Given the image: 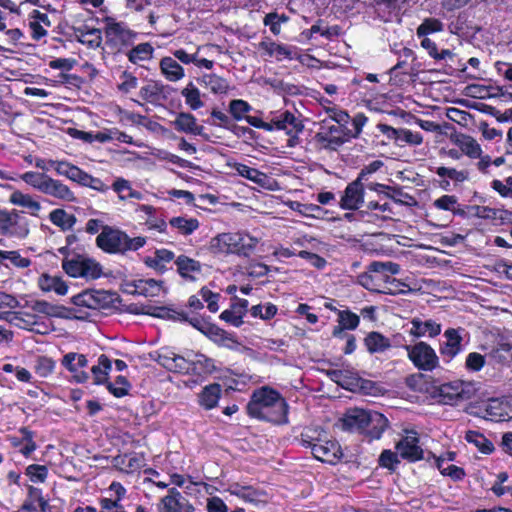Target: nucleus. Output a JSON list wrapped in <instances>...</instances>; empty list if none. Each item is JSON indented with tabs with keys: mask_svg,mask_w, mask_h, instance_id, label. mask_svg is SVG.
I'll return each instance as SVG.
<instances>
[{
	"mask_svg": "<svg viewBox=\"0 0 512 512\" xmlns=\"http://www.w3.org/2000/svg\"><path fill=\"white\" fill-rule=\"evenodd\" d=\"M248 414L259 420L276 424L288 422V404L276 390L262 387L253 392L247 405Z\"/></svg>",
	"mask_w": 512,
	"mask_h": 512,
	"instance_id": "1",
	"label": "nucleus"
},
{
	"mask_svg": "<svg viewBox=\"0 0 512 512\" xmlns=\"http://www.w3.org/2000/svg\"><path fill=\"white\" fill-rule=\"evenodd\" d=\"M156 361L169 371L197 376L211 374L215 369L213 360L203 354H194V358H191L190 354L182 356L170 348H161Z\"/></svg>",
	"mask_w": 512,
	"mask_h": 512,
	"instance_id": "2",
	"label": "nucleus"
},
{
	"mask_svg": "<svg viewBox=\"0 0 512 512\" xmlns=\"http://www.w3.org/2000/svg\"><path fill=\"white\" fill-rule=\"evenodd\" d=\"M343 428L368 435L371 439H379L388 426L387 418L378 412L364 409H349L343 419Z\"/></svg>",
	"mask_w": 512,
	"mask_h": 512,
	"instance_id": "3",
	"label": "nucleus"
},
{
	"mask_svg": "<svg viewBox=\"0 0 512 512\" xmlns=\"http://www.w3.org/2000/svg\"><path fill=\"white\" fill-rule=\"evenodd\" d=\"M301 444L310 448L314 457L322 462L334 464L342 456L339 444L327 438L321 428H306L300 436Z\"/></svg>",
	"mask_w": 512,
	"mask_h": 512,
	"instance_id": "4",
	"label": "nucleus"
},
{
	"mask_svg": "<svg viewBox=\"0 0 512 512\" xmlns=\"http://www.w3.org/2000/svg\"><path fill=\"white\" fill-rule=\"evenodd\" d=\"M351 138L352 131L346 126L324 120L320 130L314 136V142L320 149L336 151Z\"/></svg>",
	"mask_w": 512,
	"mask_h": 512,
	"instance_id": "5",
	"label": "nucleus"
},
{
	"mask_svg": "<svg viewBox=\"0 0 512 512\" xmlns=\"http://www.w3.org/2000/svg\"><path fill=\"white\" fill-rule=\"evenodd\" d=\"M30 233V221L23 211L0 209V235L25 239Z\"/></svg>",
	"mask_w": 512,
	"mask_h": 512,
	"instance_id": "6",
	"label": "nucleus"
},
{
	"mask_svg": "<svg viewBox=\"0 0 512 512\" xmlns=\"http://www.w3.org/2000/svg\"><path fill=\"white\" fill-rule=\"evenodd\" d=\"M104 23L106 44L112 50L119 52L135 42L137 33L131 30L126 23L112 17H106Z\"/></svg>",
	"mask_w": 512,
	"mask_h": 512,
	"instance_id": "7",
	"label": "nucleus"
},
{
	"mask_svg": "<svg viewBox=\"0 0 512 512\" xmlns=\"http://www.w3.org/2000/svg\"><path fill=\"white\" fill-rule=\"evenodd\" d=\"M408 359L420 371L431 372L439 367V357L434 348L426 342L419 341L405 345Z\"/></svg>",
	"mask_w": 512,
	"mask_h": 512,
	"instance_id": "8",
	"label": "nucleus"
},
{
	"mask_svg": "<svg viewBox=\"0 0 512 512\" xmlns=\"http://www.w3.org/2000/svg\"><path fill=\"white\" fill-rule=\"evenodd\" d=\"M476 414L495 422L512 420V398H491L483 401Z\"/></svg>",
	"mask_w": 512,
	"mask_h": 512,
	"instance_id": "9",
	"label": "nucleus"
},
{
	"mask_svg": "<svg viewBox=\"0 0 512 512\" xmlns=\"http://www.w3.org/2000/svg\"><path fill=\"white\" fill-rule=\"evenodd\" d=\"M62 268L69 276L74 278L98 279L102 275L100 263L84 256L63 260Z\"/></svg>",
	"mask_w": 512,
	"mask_h": 512,
	"instance_id": "10",
	"label": "nucleus"
},
{
	"mask_svg": "<svg viewBox=\"0 0 512 512\" xmlns=\"http://www.w3.org/2000/svg\"><path fill=\"white\" fill-rule=\"evenodd\" d=\"M126 233L112 226H105L96 237V245L108 254H124Z\"/></svg>",
	"mask_w": 512,
	"mask_h": 512,
	"instance_id": "11",
	"label": "nucleus"
},
{
	"mask_svg": "<svg viewBox=\"0 0 512 512\" xmlns=\"http://www.w3.org/2000/svg\"><path fill=\"white\" fill-rule=\"evenodd\" d=\"M440 392L446 404L457 405L462 401L471 399L476 392V388L472 382L458 380L443 384Z\"/></svg>",
	"mask_w": 512,
	"mask_h": 512,
	"instance_id": "12",
	"label": "nucleus"
},
{
	"mask_svg": "<svg viewBox=\"0 0 512 512\" xmlns=\"http://www.w3.org/2000/svg\"><path fill=\"white\" fill-rule=\"evenodd\" d=\"M463 328H448L444 331V340L439 345V352L445 362L452 361L464 350Z\"/></svg>",
	"mask_w": 512,
	"mask_h": 512,
	"instance_id": "13",
	"label": "nucleus"
},
{
	"mask_svg": "<svg viewBox=\"0 0 512 512\" xmlns=\"http://www.w3.org/2000/svg\"><path fill=\"white\" fill-rule=\"evenodd\" d=\"M270 125L273 130H284L290 136L289 146L295 145L297 135L302 132L304 125L302 121L289 111H284L275 114L271 120Z\"/></svg>",
	"mask_w": 512,
	"mask_h": 512,
	"instance_id": "14",
	"label": "nucleus"
},
{
	"mask_svg": "<svg viewBox=\"0 0 512 512\" xmlns=\"http://www.w3.org/2000/svg\"><path fill=\"white\" fill-rule=\"evenodd\" d=\"M193 504L176 488H170L158 503V512H194Z\"/></svg>",
	"mask_w": 512,
	"mask_h": 512,
	"instance_id": "15",
	"label": "nucleus"
},
{
	"mask_svg": "<svg viewBox=\"0 0 512 512\" xmlns=\"http://www.w3.org/2000/svg\"><path fill=\"white\" fill-rule=\"evenodd\" d=\"M378 130L387 136V138L394 140L398 146L404 144L410 146H418L423 142V136L419 132H414L407 128L396 129L387 124H378Z\"/></svg>",
	"mask_w": 512,
	"mask_h": 512,
	"instance_id": "16",
	"label": "nucleus"
},
{
	"mask_svg": "<svg viewBox=\"0 0 512 512\" xmlns=\"http://www.w3.org/2000/svg\"><path fill=\"white\" fill-rule=\"evenodd\" d=\"M61 364L71 373L77 383H84L89 379V373L83 368L88 366V359L84 354L69 352L61 360Z\"/></svg>",
	"mask_w": 512,
	"mask_h": 512,
	"instance_id": "17",
	"label": "nucleus"
},
{
	"mask_svg": "<svg viewBox=\"0 0 512 512\" xmlns=\"http://www.w3.org/2000/svg\"><path fill=\"white\" fill-rule=\"evenodd\" d=\"M396 451L409 462L421 460L424 453L415 431H406V436L396 444Z\"/></svg>",
	"mask_w": 512,
	"mask_h": 512,
	"instance_id": "18",
	"label": "nucleus"
},
{
	"mask_svg": "<svg viewBox=\"0 0 512 512\" xmlns=\"http://www.w3.org/2000/svg\"><path fill=\"white\" fill-rule=\"evenodd\" d=\"M363 203L364 183L355 179L346 186L339 205L344 210H357Z\"/></svg>",
	"mask_w": 512,
	"mask_h": 512,
	"instance_id": "19",
	"label": "nucleus"
},
{
	"mask_svg": "<svg viewBox=\"0 0 512 512\" xmlns=\"http://www.w3.org/2000/svg\"><path fill=\"white\" fill-rule=\"evenodd\" d=\"M112 463L119 471L133 474L146 465V460L142 453H129L114 457Z\"/></svg>",
	"mask_w": 512,
	"mask_h": 512,
	"instance_id": "20",
	"label": "nucleus"
},
{
	"mask_svg": "<svg viewBox=\"0 0 512 512\" xmlns=\"http://www.w3.org/2000/svg\"><path fill=\"white\" fill-rule=\"evenodd\" d=\"M168 87L159 81L149 80L140 88L139 96L146 102L159 105L168 98Z\"/></svg>",
	"mask_w": 512,
	"mask_h": 512,
	"instance_id": "21",
	"label": "nucleus"
},
{
	"mask_svg": "<svg viewBox=\"0 0 512 512\" xmlns=\"http://www.w3.org/2000/svg\"><path fill=\"white\" fill-rule=\"evenodd\" d=\"M408 333L415 338H434L441 333V324L432 319L422 320L420 318H413L410 322Z\"/></svg>",
	"mask_w": 512,
	"mask_h": 512,
	"instance_id": "22",
	"label": "nucleus"
},
{
	"mask_svg": "<svg viewBox=\"0 0 512 512\" xmlns=\"http://www.w3.org/2000/svg\"><path fill=\"white\" fill-rule=\"evenodd\" d=\"M43 194L56 198L63 202H75L76 196L74 192L60 180L49 177L42 191Z\"/></svg>",
	"mask_w": 512,
	"mask_h": 512,
	"instance_id": "23",
	"label": "nucleus"
},
{
	"mask_svg": "<svg viewBox=\"0 0 512 512\" xmlns=\"http://www.w3.org/2000/svg\"><path fill=\"white\" fill-rule=\"evenodd\" d=\"M175 265L179 275L189 281H196L202 274V264L188 256L180 255L175 260Z\"/></svg>",
	"mask_w": 512,
	"mask_h": 512,
	"instance_id": "24",
	"label": "nucleus"
},
{
	"mask_svg": "<svg viewBox=\"0 0 512 512\" xmlns=\"http://www.w3.org/2000/svg\"><path fill=\"white\" fill-rule=\"evenodd\" d=\"M406 0H372L371 7L374 9L378 18L384 22L391 21Z\"/></svg>",
	"mask_w": 512,
	"mask_h": 512,
	"instance_id": "25",
	"label": "nucleus"
},
{
	"mask_svg": "<svg viewBox=\"0 0 512 512\" xmlns=\"http://www.w3.org/2000/svg\"><path fill=\"white\" fill-rule=\"evenodd\" d=\"M232 169L241 177H244L262 188H270V177L264 172L252 168L242 163H233L230 165Z\"/></svg>",
	"mask_w": 512,
	"mask_h": 512,
	"instance_id": "26",
	"label": "nucleus"
},
{
	"mask_svg": "<svg viewBox=\"0 0 512 512\" xmlns=\"http://www.w3.org/2000/svg\"><path fill=\"white\" fill-rule=\"evenodd\" d=\"M234 232H225L211 238L209 250L215 255L234 254Z\"/></svg>",
	"mask_w": 512,
	"mask_h": 512,
	"instance_id": "27",
	"label": "nucleus"
},
{
	"mask_svg": "<svg viewBox=\"0 0 512 512\" xmlns=\"http://www.w3.org/2000/svg\"><path fill=\"white\" fill-rule=\"evenodd\" d=\"M9 202L15 206L22 207L27 213L34 217H39L42 206L32 195L25 194L19 190L14 191L9 196Z\"/></svg>",
	"mask_w": 512,
	"mask_h": 512,
	"instance_id": "28",
	"label": "nucleus"
},
{
	"mask_svg": "<svg viewBox=\"0 0 512 512\" xmlns=\"http://www.w3.org/2000/svg\"><path fill=\"white\" fill-rule=\"evenodd\" d=\"M198 82L215 95L226 94L230 89L228 80L214 73H204L198 78Z\"/></svg>",
	"mask_w": 512,
	"mask_h": 512,
	"instance_id": "29",
	"label": "nucleus"
},
{
	"mask_svg": "<svg viewBox=\"0 0 512 512\" xmlns=\"http://www.w3.org/2000/svg\"><path fill=\"white\" fill-rule=\"evenodd\" d=\"M38 286L43 292H55L60 296L68 293V285L57 275L42 274L38 278Z\"/></svg>",
	"mask_w": 512,
	"mask_h": 512,
	"instance_id": "30",
	"label": "nucleus"
},
{
	"mask_svg": "<svg viewBox=\"0 0 512 512\" xmlns=\"http://www.w3.org/2000/svg\"><path fill=\"white\" fill-rule=\"evenodd\" d=\"M248 308V301L246 299H238L231 305L230 309L224 310L220 318L235 327L243 324V318Z\"/></svg>",
	"mask_w": 512,
	"mask_h": 512,
	"instance_id": "31",
	"label": "nucleus"
},
{
	"mask_svg": "<svg viewBox=\"0 0 512 512\" xmlns=\"http://www.w3.org/2000/svg\"><path fill=\"white\" fill-rule=\"evenodd\" d=\"M228 491L231 495L248 503L258 504L265 501V494L251 486H242L238 483H234L229 486Z\"/></svg>",
	"mask_w": 512,
	"mask_h": 512,
	"instance_id": "32",
	"label": "nucleus"
},
{
	"mask_svg": "<svg viewBox=\"0 0 512 512\" xmlns=\"http://www.w3.org/2000/svg\"><path fill=\"white\" fill-rule=\"evenodd\" d=\"M234 254L238 256H250L257 244L258 239L244 232H234Z\"/></svg>",
	"mask_w": 512,
	"mask_h": 512,
	"instance_id": "33",
	"label": "nucleus"
},
{
	"mask_svg": "<svg viewBox=\"0 0 512 512\" xmlns=\"http://www.w3.org/2000/svg\"><path fill=\"white\" fill-rule=\"evenodd\" d=\"M74 37L78 42L93 49L99 47L102 42L101 31L88 26L74 28Z\"/></svg>",
	"mask_w": 512,
	"mask_h": 512,
	"instance_id": "34",
	"label": "nucleus"
},
{
	"mask_svg": "<svg viewBox=\"0 0 512 512\" xmlns=\"http://www.w3.org/2000/svg\"><path fill=\"white\" fill-rule=\"evenodd\" d=\"M134 290L131 293H136L145 297H157L162 292H165L162 281L155 279H139L133 283Z\"/></svg>",
	"mask_w": 512,
	"mask_h": 512,
	"instance_id": "35",
	"label": "nucleus"
},
{
	"mask_svg": "<svg viewBox=\"0 0 512 512\" xmlns=\"http://www.w3.org/2000/svg\"><path fill=\"white\" fill-rule=\"evenodd\" d=\"M160 70L163 76L170 82L180 81L185 77L184 68L172 57H163L160 60Z\"/></svg>",
	"mask_w": 512,
	"mask_h": 512,
	"instance_id": "36",
	"label": "nucleus"
},
{
	"mask_svg": "<svg viewBox=\"0 0 512 512\" xmlns=\"http://www.w3.org/2000/svg\"><path fill=\"white\" fill-rule=\"evenodd\" d=\"M173 125L178 131L193 135H200L203 130V127L197 124L195 116L187 112L179 113L174 120Z\"/></svg>",
	"mask_w": 512,
	"mask_h": 512,
	"instance_id": "37",
	"label": "nucleus"
},
{
	"mask_svg": "<svg viewBox=\"0 0 512 512\" xmlns=\"http://www.w3.org/2000/svg\"><path fill=\"white\" fill-rule=\"evenodd\" d=\"M221 397V386L218 383L207 385L199 394V404L206 410L215 408Z\"/></svg>",
	"mask_w": 512,
	"mask_h": 512,
	"instance_id": "38",
	"label": "nucleus"
},
{
	"mask_svg": "<svg viewBox=\"0 0 512 512\" xmlns=\"http://www.w3.org/2000/svg\"><path fill=\"white\" fill-rule=\"evenodd\" d=\"M49 164L56 173L60 176H65L71 181L79 183L81 176L83 174V170L79 167L67 162V161H59V160H50Z\"/></svg>",
	"mask_w": 512,
	"mask_h": 512,
	"instance_id": "39",
	"label": "nucleus"
},
{
	"mask_svg": "<svg viewBox=\"0 0 512 512\" xmlns=\"http://www.w3.org/2000/svg\"><path fill=\"white\" fill-rule=\"evenodd\" d=\"M174 259V253L168 249H158L154 252L153 256L145 258V264L157 271L163 272L166 270V265Z\"/></svg>",
	"mask_w": 512,
	"mask_h": 512,
	"instance_id": "40",
	"label": "nucleus"
},
{
	"mask_svg": "<svg viewBox=\"0 0 512 512\" xmlns=\"http://www.w3.org/2000/svg\"><path fill=\"white\" fill-rule=\"evenodd\" d=\"M369 353H381L391 347L390 340L379 332H370L364 339Z\"/></svg>",
	"mask_w": 512,
	"mask_h": 512,
	"instance_id": "41",
	"label": "nucleus"
},
{
	"mask_svg": "<svg viewBox=\"0 0 512 512\" xmlns=\"http://www.w3.org/2000/svg\"><path fill=\"white\" fill-rule=\"evenodd\" d=\"M456 144L462 154L471 159H477L482 155L480 144L471 136L461 135L457 138Z\"/></svg>",
	"mask_w": 512,
	"mask_h": 512,
	"instance_id": "42",
	"label": "nucleus"
},
{
	"mask_svg": "<svg viewBox=\"0 0 512 512\" xmlns=\"http://www.w3.org/2000/svg\"><path fill=\"white\" fill-rule=\"evenodd\" d=\"M49 220L52 224L61 228V230L63 231L72 229L77 221L76 217L73 214H69L64 209L61 208L52 210L49 213Z\"/></svg>",
	"mask_w": 512,
	"mask_h": 512,
	"instance_id": "43",
	"label": "nucleus"
},
{
	"mask_svg": "<svg viewBox=\"0 0 512 512\" xmlns=\"http://www.w3.org/2000/svg\"><path fill=\"white\" fill-rule=\"evenodd\" d=\"M169 224L184 236L191 235L200 226L198 219L185 216L173 217L170 219Z\"/></svg>",
	"mask_w": 512,
	"mask_h": 512,
	"instance_id": "44",
	"label": "nucleus"
},
{
	"mask_svg": "<svg viewBox=\"0 0 512 512\" xmlns=\"http://www.w3.org/2000/svg\"><path fill=\"white\" fill-rule=\"evenodd\" d=\"M181 95L185 99V103L192 110H198L204 106L201 99V92L193 82H188L187 85L181 90Z\"/></svg>",
	"mask_w": 512,
	"mask_h": 512,
	"instance_id": "45",
	"label": "nucleus"
},
{
	"mask_svg": "<svg viewBox=\"0 0 512 512\" xmlns=\"http://www.w3.org/2000/svg\"><path fill=\"white\" fill-rule=\"evenodd\" d=\"M261 50H263L270 57H275L278 61L283 59H292V52L289 48L282 44H277L273 41H262L259 44Z\"/></svg>",
	"mask_w": 512,
	"mask_h": 512,
	"instance_id": "46",
	"label": "nucleus"
},
{
	"mask_svg": "<svg viewBox=\"0 0 512 512\" xmlns=\"http://www.w3.org/2000/svg\"><path fill=\"white\" fill-rule=\"evenodd\" d=\"M111 368L112 363L110 359L104 354L100 355L98 358V364L91 368V372L94 377V383L97 385L106 383Z\"/></svg>",
	"mask_w": 512,
	"mask_h": 512,
	"instance_id": "47",
	"label": "nucleus"
},
{
	"mask_svg": "<svg viewBox=\"0 0 512 512\" xmlns=\"http://www.w3.org/2000/svg\"><path fill=\"white\" fill-rule=\"evenodd\" d=\"M142 313L158 318L187 320V317L183 312H177L167 307L145 306L142 308Z\"/></svg>",
	"mask_w": 512,
	"mask_h": 512,
	"instance_id": "48",
	"label": "nucleus"
},
{
	"mask_svg": "<svg viewBox=\"0 0 512 512\" xmlns=\"http://www.w3.org/2000/svg\"><path fill=\"white\" fill-rule=\"evenodd\" d=\"M6 261H9L13 266L17 268H27L31 265V260L29 258L22 257L16 250H0V265L8 267Z\"/></svg>",
	"mask_w": 512,
	"mask_h": 512,
	"instance_id": "49",
	"label": "nucleus"
},
{
	"mask_svg": "<svg viewBox=\"0 0 512 512\" xmlns=\"http://www.w3.org/2000/svg\"><path fill=\"white\" fill-rule=\"evenodd\" d=\"M49 175L46 173H39L34 171H27L20 175V179L24 181L26 184L30 185L37 191L41 192L43 191L47 180L49 179Z\"/></svg>",
	"mask_w": 512,
	"mask_h": 512,
	"instance_id": "50",
	"label": "nucleus"
},
{
	"mask_svg": "<svg viewBox=\"0 0 512 512\" xmlns=\"http://www.w3.org/2000/svg\"><path fill=\"white\" fill-rule=\"evenodd\" d=\"M465 439L467 442L474 444L484 454H489L494 449L492 442L477 431H467Z\"/></svg>",
	"mask_w": 512,
	"mask_h": 512,
	"instance_id": "51",
	"label": "nucleus"
},
{
	"mask_svg": "<svg viewBox=\"0 0 512 512\" xmlns=\"http://www.w3.org/2000/svg\"><path fill=\"white\" fill-rule=\"evenodd\" d=\"M252 109V106L242 99H234L229 103V113L236 121L245 120Z\"/></svg>",
	"mask_w": 512,
	"mask_h": 512,
	"instance_id": "52",
	"label": "nucleus"
},
{
	"mask_svg": "<svg viewBox=\"0 0 512 512\" xmlns=\"http://www.w3.org/2000/svg\"><path fill=\"white\" fill-rule=\"evenodd\" d=\"M153 51L154 49L149 43H141L128 52V59L134 64L149 60L152 57Z\"/></svg>",
	"mask_w": 512,
	"mask_h": 512,
	"instance_id": "53",
	"label": "nucleus"
},
{
	"mask_svg": "<svg viewBox=\"0 0 512 512\" xmlns=\"http://www.w3.org/2000/svg\"><path fill=\"white\" fill-rule=\"evenodd\" d=\"M289 17L285 14H278L276 12H271L266 14L263 19V24L268 26L271 33L275 36L281 33V26L284 23H287Z\"/></svg>",
	"mask_w": 512,
	"mask_h": 512,
	"instance_id": "54",
	"label": "nucleus"
},
{
	"mask_svg": "<svg viewBox=\"0 0 512 512\" xmlns=\"http://www.w3.org/2000/svg\"><path fill=\"white\" fill-rule=\"evenodd\" d=\"M443 30V23L436 18H426L418 26L416 34L418 37H426L428 34Z\"/></svg>",
	"mask_w": 512,
	"mask_h": 512,
	"instance_id": "55",
	"label": "nucleus"
},
{
	"mask_svg": "<svg viewBox=\"0 0 512 512\" xmlns=\"http://www.w3.org/2000/svg\"><path fill=\"white\" fill-rule=\"evenodd\" d=\"M435 173L440 178H448L455 182H464L468 179V173L464 170H457L455 168H448V167H437L435 169Z\"/></svg>",
	"mask_w": 512,
	"mask_h": 512,
	"instance_id": "56",
	"label": "nucleus"
},
{
	"mask_svg": "<svg viewBox=\"0 0 512 512\" xmlns=\"http://www.w3.org/2000/svg\"><path fill=\"white\" fill-rule=\"evenodd\" d=\"M55 361L47 356H40L37 358L35 363V372L42 378H46L51 375L55 369Z\"/></svg>",
	"mask_w": 512,
	"mask_h": 512,
	"instance_id": "57",
	"label": "nucleus"
},
{
	"mask_svg": "<svg viewBox=\"0 0 512 512\" xmlns=\"http://www.w3.org/2000/svg\"><path fill=\"white\" fill-rule=\"evenodd\" d=\"M277 307L272 303H266L264 305L258 304L250 309V313L254 318H261L263 320H269L273 318L277 313Z\"/></svg>",
	"mask_w": 512,
	"mask_h": 512,
	"instance_id": "58",
	"label": "nucleus"
},
{
	"mask_svg": "<svg viewBox=\"0 0 512 512\" xmlns=\"http://www.w3.org/2000/svg\"><path fill=\"white\" fill-rule=\"evenodd\" d=\"M130 385L124 376H118L115 383H108L107 389L117 398H121L128 394Z\"/></svg>",
	"mask_w": 512,
	"mask_h": 512,
	"instance_id": "59",
	"label": "nucleus"
},
{
	"mask_svg": "<svg viewBox=\"0 0 512 512\" xmlns=\"http://www.w3.org/2000/svg\"><path fill=\"white\" fill-rule=\"evenodd\" d=\"M338 323L347 330H354L358 327L360 319L355 313L349 310L337 311Z\"/></svg>",
	"mask_w": 512,
	"mask_h": 512,
	"instance_id": "60",
	"label": "nucleus"
},
{
	"mask_svg": "<svg viewBox=\"0 0 512 512\" xmlns=\"http://www.w3.org/2000/svg\"><path fill=\"white\" fill-rule=\"evenodd\" d=\"M369 269H370V271L377 272V273L396 275L400 271V266H399V264L391 262V261H387V262L374 261L370 264Z\"/></svg>",
	"mask_w": 512,
	"mask_h": 512,
	"instance_id": "61",
	"label": "nucleus"
},
{
	"mask_svg": "<svg viewBox=\"0 0 512 512\" xmlns=\"http://www.w3.org/2000/svg\"><path fill=\"white\" fill-rule=\"evenodd\" d=\"M399 453L393 452L391 450H384L380 456H379V465L381 467L387 468L389 470H395L398 464L400 463L399 460Z\"/></svg>",
	"mask_w": 512,
	"mask_h": 512,
	"instance_id": "62",
	"label": "nucleus"
},
{
	"mask_svg": "<svg viewBox=\"0 0 512 512\" xmlns=\"http://www.w3.org/2000/svg\"><path fill=\"white\" fill-rule=\"evenodd\" d=\"M79 184L100 192H106L109 189V187L101 179L95 178L85 171H83L81 179L79 180Z\"/></svg>",
	"mask_w": 512,
	"mask_h": 512,
	"instance_id": "63",
	"label": "nucleus"
},
{
	"mask_svg": "<svg viewBox=\"0 0 512 512\" xmlns=\"http://www.w3.org/2000/svg\"><path fill=\"white\" fill-rule=\"evenodd\" d=\"M26 474L32 482H44L48 475V469L44 465L33 464L27 467Z\"/></svg>",
	"mask_w": 512,
	"mask_h": 512,
	"instance_id": "64",
	"label": "nucleus"
}]
</instances>
